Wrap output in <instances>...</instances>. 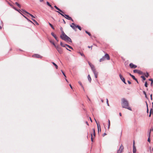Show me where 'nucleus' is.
Listing matches in <instances>:
<instances>
[{"mask_svg":"<svg viewBox=\"0 0 153 153\" xmlns=\"http://www.w3.org/2000/svg\"><path fill=\"white\" fill-rule=\"evenodd\" d=\"M54 37L55 38V39H57V38L56 36Z\"/></svg>","mask_w":153,"mask_h":153,"instance_id":"nucleus-55","label":"nucleus"},{"mask_svg":"<svg viewBox=\"0 0 153 153\" xmlns=\"http://www.w3.org/2000/svg\"><path fill=\"white\" fill-rule=\"evenodd\" d=\"M150 131L149 132V137H148V141L149 142H150Z\"/></svg>","mask_w":153,"mask_h":153,"instance_id":"nucleus-17","label":"nucleus"},{"mask_svg":"<svg viewBox=\"0 0 153 153\" xmlns=\"http://www.w3.org/2000/svg\"><path fill=\"white\" fill-rule=\"evenodd\" d=\"M60 38L63 40L72 42V41L71 38L66 35L64 33L63 30L62 31V34L60 35Z\"/></svg>","mask_w":153,"mask_h":153,"instance_id":"nucleus-2","label":"nucleus"},{"mask_svg":"<svg viewBox=\"0 0 153 153\" xmlns=\"http://www.w3.org/2000/svg\"><path fill=\"white\" fill-rule=\"evenodd\" d=\"M76 27L78 28V29L80 30H81V27L78 25H76Z\"/></svg>","mask_w":153,"mask_h":153,"instance_id":"nucleus-22","label":"nucleus"},{"mask_svg":"<svg viewBox=\"0 0 153 153\" xmlns=\"http://www.w3.org/2000/svg\"><path fill=\"white\" fill-rule=\"evenodd\" d=\"M33 57L36 58H42V56H40V55L38 54H34L33 55Z\"/></svg>","mask_w":153,"mask_h":153,"instance_id":"nucleus-8","label":"nucleus"},{"mask_svg":"<svg viewBox=\"0 0 153 153\" xmlns=\"http://www.w3.org/2000/svg\"><path fill=\"white\" fill-rule=\"evenodd\" d=\"M78 83L82 86V87L83 88V85H82V84L81 82L80 81H79L78 82Z\"/></svg>","mask_w":153,"mask_h":153,"instance_id":"nucleus-28","label":"nucleus"},{"mask_svg":"<svg viewBox=\"0 0 153 153\" xmlns=\"http://www.w3.org/2000/svg\"><path fill=\"white\" fill-rule=\"evenodd\" d=\"M32 20H33V21L34 22H35V24L37 25H38L39 24H38V23L36 21H35V20H34V19H32Z\"/></svg>","mask_w":153,"mask_h":153,"instance_id":"nucleus-21","label":"nucleus"},{"mask_svg":"<svg viewBox=\"0 0 153 153\" xmlns=\"http://www.w3.org/2000/svg\"><path fill=\"white\" fill-rule=\"evenodd\" d=\"M63 22L64 23H65V21H64V19H63Z\"/></svg>","mask_w":153,"mask_h":153,"instance_id":"nucleus-62","label":"nucleus"},{"mask_svg":"<svg viewBox=\"0 0 153 153\" xmlns=\"http://www.w3.org/2000/svg\"><path fill=\"white\" fill-rule=\"evenodd\" d=\"M50 42L51 43V44H52L53 45H54V47H55V46H56V45H55V44H54V42H53L51 40L50 41Z\"/></svg>","mask_w":153,"mask_h":153,"instance_id":"nucleus-23","label":"nucleus"},{"mask_svg":"<svg viewBox=\"0 0 153 153\" xmlns=\"http://www.w3.org/2000/svg\"><path fill=\"white\" fill-rule=\"evenodd\" d=\"M51 35H52V36L53 37H54L56 36V35L54 34V33H53V32L51 33Z\"/></svg>","mask_w":153,"mask_h":153,"instance_id":"nucleus-39","label":"nucleus"},{"mask_svg":"<svg viewBox=\"0 0 153 153\" xmlns=\"http://www.w3.org/2000/svg\"><path fill=\"white\" fill-rule=\"evenodd\" d=\"M105 60V56H102V57L100 59V62H101L104 61Z\"/></svg>","mask_w":153,"mask_h":153,"instance_id":"nucleus-14","label":"nucleus"},{"mask_svg":"<svg viewBox=\"0 0 153 153\" xmlns=\"http://www.w3.org/2000/svg\"><path fill=\"white\" fill-rule=\"evenodd\" d=\"M49 25L51 27V28L53 29H54V27H53V25L50 23H49Z\"/></svg>","mask_w":153,"mask_h":153,"instance_id":"nucleus-27","label":"nucleus"},{"mask_svg":"<svg viewBox=\"0 0 153 153\" xmlns=\"http://www.w3.org/2000/svg\"><path fill=\"white\" fill-rule=\"evenodd\" d=\"M106 135V134L105 133H104L102 135V136L103 137H104L105 135Z\"/></svg>","mask_w":153,"mask_h":153,"instance_id":"nucleus-52","label":"nucleus"},{"mask_svg":"<svg viewBox=\"0 0 153 153\" xmlns=\"http://www.w3.org/2000/svg\"><path fill=\"white\" fill-rule=\"evenodd\" d=\"M133 72L134 73H137L138 74H143V72L142 71L139 70H137V69L134 70L133 71Z\"/></svg>","mask_w":153,"mask_h":153,"instance_id":"nucleus-6","label":"nucleus"},{"mask_svg":"<svg viewBox=\"0 0 153 153\" xmlns=\"http://www.w3.org/2000/svg\"><path fill=\"white\" fill-rule=\"evenodd\" d=\"M121 105L123 108L127 109L131 111L132 110L131 107L129 106L128 101L124 98H123L121 99Z\"/></svg>","mask_w":153,"mask_h":153,"instance_id":"nucleus-1","label":"nucleus"},{"mask_svg":"<svg viewBox=\"0 0 153 153\" xmlns=\"http://www.w3.org/2000/svg\"><path fill=\"white\" fill-rule=\"evenodd\" d=\"M147 85L148 84L147 82H146L145 83V86L146 87H147Z\"/></svg>","mask_w":153,"mask_h":153,"instance_id":"nucleus-37","label":"nucleus"},{"mask_svg":"<svg viewBox=\"0 0 153 153\" xmlns=\"http://www.w3.org/2000/svg\"><path fill=\"white\" fill-rule=\"evenodd\" d=\"M149 81H151L152 82H151V85H152L153 83V79H149Z\"/></svg>","mask_w":153,"mask_h":153,"instance_id":"nucleus-26","label":"nucleus"},{"mask_svg":"<svg viewBox=\"0 0 153 153\" xmlns=\"http://www.w3.org/2000/svg\"><path fill=\"white\" fill-rule=\"evenodd\" d=\"M141 77L142 78L143 80H146V78H145V76H141Z\"/></svg>","mask_w":153,"mask_h":153,"instance_id":"nucleus-32","label":"nucleus"},{"mask_svg":"<svg viewBox=\"0 0 153 153\" xmlns=\"http://www.w3.org/2000/svg\"><path fill=\"white\" fill-rule=\"evenodd\" d=\"M133 147V152H136L137 150L135 146Z\"/></svg>","mask_w":153,"mask_h":153,"instance_id":"nucleus-20","label":"nucleus"},{"mask_svg":"<svg viewBox=\"0 0 153 153\" xmlns=\"http://www.w3.org/2000/svg\"><path fill=\"white\" fill-rule=\"evenodd\" d=\"M119 115L120 116H122V114L121 113H119Z\"/></svg>","mask_w":153,"mask_h":153,"instance_id":"nucleus-59","label":"nucleus"},{"mask_svg":"<svg viewBox=\"0 0 153 153\" xmlns=\"http://www.w3.org/2000/svg\"><path fill=\"white\" fill-rule=\"evenodd\" d=\"M13 8L14 9H15V10L17 11H18V12H19V11L18 10H17L16 8H15V7H13Z\"/></svg>","mask_w":153,"mask_h":153,"instance_id":"nucleus-44","label":"nucleus"},{"mask_svg":"<svg viewBox=\"0 0 153 153\" xmlns=\"http://www.w3.org/2000/svg\"><path fill=\"white\" fill-rule=\"evenodd\" d=\"M86 124H87L88 126V125H89V124H88V122H87V121H86Z\"/></svg>","mask_w":153,"mask_h":153,"instance_id":"nucleus-57","label":"nucleus"},{"mask_svg":"<svg viewBox=\"0 0 153 153\" xmlns=\"http://www.w3.org/2000/svg\"><path fill=\"white\" fill-rule=\"evenodd\" d=\"M56 12L59 13V14H60L62 16H65V15H64L63 14V13H60L59 12V11H56Z\"/></svg>","mask_w":153,"mask_h":153,"instance_id":"nucleus-25","label":"nucleus"},{"mask_svg":"<svg viewBox=\"0 0 153 153\" xmlns=\"http://www.w3.org/2000/svg\"><path fill=\"white\" fill-rule=\"evenodd\" d=\"M135 80L137 82V83H138V81H137V79H136V80Z\"/></svg>","mask_w":153,"mask_h":153,"instance_id":"nucleus-61","label":"nucleus"},{"mask_svg":"<svg viewBox=\"0 0 153 153\" xmlns=\"http://www.w3.org/2000/svg\"><path fill=\"white\" fill-rule=\"evenodd\" d=\"M92 134H91V141L93 142V138H92Z\"/></svg>","mask_w":153,"mask_h":153,"instance_id":"nucleus-48","label":"nucleus"},{"mask_svg":"<svg viewBox=\"0 0 153 153\" xmlns=\"http://www.w3.org/2000/svg\"><path fill=\"white\" fill-rule=\"evenodd\" d=\"M46 4L49 7H51V5L47 1L46 2Z\"/></svg>","mask_w":153,"mask_h":153,"instance_id":"nucleus-31","label":"nucleus"},{"mask_svg":"<svg viewBox=\"0 0 153 153\" xmlns=\"http://www.w3.org/2000/svg\"><path fill=\"white\" fill-rule=\"evenodd\" d=\"M60 45L62 46L63 47H65L66 45V44H63L62 42H60Z\"/></svg>","mask_w":153,"mask_h":153,"instance_id":"nucleus-16","label":"nucleus"},{"mask_svg":"<svg viewBox=\"0 0 153 153\" xmlns=\"http://www.w3.org/2000/svg\"><path fill=\"white\" fill-rule=\"evenodd\" d=\"M94 120H95V122H96V123H97V126L98 132H99V126L98 125V123H97V121L95 119H94Z\"/></svg>","mask_w":153,"mask_h":153,"instance_id":"nucleus-29","label":"nucleus"},{"mask_svg":"<svg viewBox=\"0 0 153 153\" xmlns=\"http://www.w3.org/2000/svg\"><path fill=\"white\" fill-rule=\"evenodd\" d=\"M66 48L67 50H68V51H71L68 49V48H67V47L68 48H69L70 49H71L72 50H73V48L71 46L66 44Z\"/></svg>","mask_w":153,"mask_h":153,"instance_id":"nucleus-12","label":"nucleus"},{"mask_svg":"<svg viewBox=\"0 0 153 153\" xmlns=\"http://www.w3.org/2000/svg\"><path fill=\"white\" fill-rule=\"evenodd\" d=\"M59 11L60 12L62 13H64L62 11V10H61L60 9V10H59Z\"/></svg>","mask_w":153,"mask_h":153,"instance_id":"nucleus-49","label":"nucleus"},{"mask_svg":"<svg viewBox=\"0 0 153 153\" xmlns=\"http://www.w3.org/2000/svg\"><path fill=\"white\" fill-rule=\"evenodd\" d=\"M149 75L148 73H147L145 75V76L146 77H148L149 76Z\"/></svg>","mask_w":153,"mask_h":153,"instance_id":"nucleus-40","label":"nucleus"},{"mask_svg":"<svg viewBox=\"0 0 153 153\" xmlns=\"http://www.w3.org/2000/svg\"><path fill=\"white\" fill-rule=\"evenodd\" d=\"M129 66L131 68H136L137 67L136 65L133 64L132 63H130Z\"/></svg>","mask_w":153,"mask_h":153,"instance_id":"nucleus-10","label":"nucleus"},{"mask_svg":"<svg viewBox=\"0 0 153 153\" xmlns=\"http://www.w3.org/2000/svg\"><path fill=\"white\" fill-rule=\"evenodd\" d=\"M76 25H75L74 23H72V25H70V27L74 30H75V27H76Z\"/></svg>","mask_w":153,"mask_h":153,"instance_id":"nucleus-11","label":"nucleus"},{"mask_svg":"<svg viewBox=\"0 0 153 153\" xmlns=\"http://www.w3.org/2000/svg\"><path fill=\"white\" fill-rule=\"evenodd\" d=\"M88 79L89 82H91V79L89 74L88 75Z\"/></svg>","mask_w":153,"mask_h":153,"instance_id":"nucleus-15","label":"nucleus"},{"mask_svg":"<svg viewBox=\"0 0 153 153\" xmlns=\"http://www.w3.org/2000/svg\"><path fill=\"white\" fill-rule=\"evenodd\" d=\"M55 48L59 53L61 54L62 53V50L61 47H59L58 45H56L55 46Z\"/></svg>","mask_w":153,"mask_h":153,"instance_id":"nucleus-4","label":"nucleus"},{"mask_svg":"<svg viewBox=\"0 0 153 153\" xmlns=\"http://www.w3.org/2000/svg\"><path fill=\"white\" fill-rule=\"evenodd\" d=\"M61 71L62 73V74H63V75L65 77H66V75H65V74H64V73L63 72V71Z\"/></svg>","mask_w":153,"mask_h":153,"instance_id":"nucleus-41","label":"nucleus"},{"mask_svg":"<svg viewBox=\"0 0 153 153\" xmlns=\"http://www.w3.org/2000/svg\"><path fill=\"white\" fill-rule=\"evenodd\" d=\"M110 121L109 120H108V129H109L110 128Z\"/></svg>","mask_w":153,"mask_h":153,"instance_id":"nucleus-18","label":"nucleus"},{"mask_svg":"<svg viewBox=\"0 0 153 153\" xmlns=\"http://www.w3.org/2000/svg\"><path fill=\"white\" fill-rule=\"evenodd\" d=\"M59 11L60 12L62 13H64L62 11V10H61L60 9V10H59Z\"/></svg>","mask_w":153,"mask_h":153,"instance_id":"nucleus-50","label":"nucleus"},{"mask_svg":"<svg viewBox=\"0 0 153 153\" xmlns=\"http://www.w3.org/2000/svg\"><path fill=\"white\" fill-rule=\"evenodd\" d=\"M65 18L66 19L69 20H71L72 21H73V20L71 18V17L69 16L68 15L65 14V16H64Z\"/></svg>","mask_w":153,"mask_h":153,"instance_id":"nucleus-7","label":"nucleus"},{"mask_svg":"<svg viewBox=\"0 0 153 153\" xmlns=\"http://www.w3.org/2000/svg\"><path fill=\"white\" fill-rule=\"evenodd\" d=\"M88 63L90 66L91 69L93 72L95 76V77L97 78V77L98 72L96 71V69L93 65L91 64L89 62H88Z\"/></svg>","mask_w":153,"mask_h":153,"instance_id":"nucleus-3","label":"nucleus"},{"mask_svg":"<svg viewBox=\"0 0 153 153\" xmlns=\"http://www.w3.org/2000/svg\"><path fill=\"white\" fill-rule=\"evenodd\" d=\"M128 82L129 84H131V82L129 81H128Z\"/></svg>","mask_w":153,"mask_h":153,"instance_id":"nucleus-53","label":"nucleus"},{"mask_svg":"<svg viewBox=\"0 0 153 153\" xmlns=\"http://www.w3.org/2000/svg\"><path fill=\"white\" fill-rule=\"evenodd\" d=\"M143 92L144 94L145 95V97L146 98H147V95L146 94V92L145 91H143Z\"/></svg>","mask_w":153,"mask_h":153,"instance_id":"nucleus-35","label":"nucleus"},{"mask_svg":"<svg viewBox=\"0 0 153 153\" xmlns=\"http://www.w3.org/2000/svg\"><path fill=\"white\" fill-rule=\"evenodd\" d=\"M85 32L86 33L88 34L89 36H90L91 35V34H90V33L88 32L87 31H85Z\"/></svg>","mask_w":153,"mask_h":153,"instance_id":"nucleus-33","label":"nucleus"},{"mask_svg":"<svg viewBox=\"0 0 153 153\" xmlns=\"http://www.w3.org/2000/svg\"><path fill=\"white\" fill-rule=\"evenodd\" d=\"M54 7L58 11L60 10V9H59V8H58L56 6H54Z\"/></svg>","mask_w":153,"mask_h":153,"instance_id":"nucleus-34","label":"nucleus"},{"mask_svg":"<svg viewBox=\"0 0 153 153\" xmlns=\"http://www.w3.org/2000/svg\"><path fill=\"white\" fill-rule=\"evenodd\" d=\"M60 30H61V31H62V30H62V27H61L60 28Z\"/></svg>","mask_w":153,"mask_h":153,"instance_id":"nucleus-58","label":"nucleus"},{"mask_svg":"<svg viewBox=\"0 0 153 153\" xmlns=\"http://www.w3.org/2000/svg\"><path fill=\"white\" fill-rule=\"evenodd\" d=\"M70 85V87L71 88V89H72V86H71V84H70V85Z\"/></svg>","mask_w":153,"mask_h":153,"instance_id":"nucleus-56","label":"nucleus"},{"mask_svg":"<svg viewBox=\"0 0 153 153\" xmlns=\"http://www.w3.org/2000/svg\"><path fill=\"white\" fill-rule=\"evenodd\" d=\"M15 4L19 7L21 8V7L20 5L17 2H16Z\"/></svg>","mask_w":153,"mask_h":153,"instance_id":"nucleus-24","label":"nucleus"},{"mask_svg":"<svg viewBox=\"0 0 153 153\" xmlns=\"http://www.w3.org/2000/svg\"><path fill=\"white\" fill-rule=\"evenodd\" d=\"M119 76L120 79L122 80V81L125 84H126V82L125 79L124 78H123L122 75L121 74H120Z\"/></svg>","mask_w":153,"mask_h":153,"instance_id":"nucleus-9","label":"nucleus"},{"mask_svg":"<svg viewBox=\"0 0 153 153\" xmlns=\"http://www.w3.org/2000/svg\"><path fill=\"white\" fill-rule=\"evenodd\" d=\"M131 77L134 80H136V78H135V76L134 75L131 76Z\"/></svg>","mask_w":153,"mask_h":153,"instance_id":"nucleus-36","label":"nucleus"},{"mask_svg":"<svg viewBox=\"0 0 153 153\" xmlns=\"http://www.w3.org/2000/svg\"><path fill=\"white\" fill-rule=\"evenodd\" d=\"M10 5L11 7H13V5H11V4H10Z\"/></svg>","mask_w":153,"mask_h":153,"instance_id":"nucleus-64","label":"nucleus"},{"mask_svg":"<svg viewBox=\"0 0 153 153\" xmlns=\"http://www.w3.org/2000/svg\"><path fill=\"white\" fill-rule=\"evenodd\" d=\"M23 11L27 14H30L28 12H27V11H26L25 10H24Z\"/></svg>","mask_w":153,"mask_h":153,"instance_id":"nucleus-47","label":"nucleus"},{"mask_svg":"<svg viewBox=\"0 0 153 153\" xmlns=\"http://www.w3.org/2000/svg\"><path fill=\"white\" fill-rule=\"evenodd\" d=\"M29 15L31 17H32V18H35V17L33 16V15H32V14H29Z\"/></svg>","mask_w":153,"mask_h":153,"instance_id":"nucleus-42","label":"nucleus"},{"mask_svg":"<svg viewBox=\"0 0 153 153\" xmlns=\"http://www.w3.org/2000/svg\"><path fill=\"white\" fill-rule=\"evenodd\" d=\"M104 56H105V59L106 58L107 60L110 59L109 56L108 54L106 53Z\"/></svg>","mask_w":153,"mask_h":153,"instance_id":"nucleus-13","label":"nucleus"},{"mask_svg":"<svg viewBox=\"0 0 153 153\" xmlns=\"http://www.w3.org/2000/svg\"><path fill=\"white\" fill-rule=\"evenodd\" d=\"M101 101L102 102H103V100L102 99H101Z\"/></svg>","mask_w":153,"mask_h":153,"instance_id":"nucleus-60","label":"nucleus"},{"mask_svg":"<svg viewBox=\"0 0 153 153\" xmlns=\"http://www.w3.org/2000/svg\"><path fill=\"white\" fill-rule=\"evenodd\" d=\"M106 102H107V105L108 106H109V104L108 103V100L107 99H106Z\"/></svg>","mask_w":153,"mask_h":153,"instance_id":"nucleus-43","label":"nucleus"},{"mask_svg":"<svg viewBox=\"0 0 153 153\" xmlns=\"http://www.w3.org/2000/svg\"><path fill=\"white\" fill-rule=\"evenodd\" d=\"M25 18L27 19V20L28 21H29V22H31V23H33V24H34V23L33 22H32L31 21H30V20L29 19H27V17H25Z\"/></svg>","mask_w":153,"mask_h":153,"instance_id":"nucleus-30","label":"nucleus"},{"mask_svg":"<svg viewBox=\"0 0 153 153\" xmlns=\"http://www.w3.org/2000/svg\"><path fill=\"white\" fill-rule=\"evenodd\" d=\"M150 97H151V100H152V94H151L150 95Z\"/></svg>","mask_w":153,"mask_h":153,"instance_id":"nucleus-54","label":"nucleus"},{"mask_svg":"<svg viewBox=\"0 0 153 153\" xmlns=\"http://www.w3.org/2000/svg\"><path fill=\"white\" fill-rule=\"evenodd\" d=\"M79 53L82 56H84V57H85V56L83 53Z\"/></svg>","mask_w":153,"mask_h":153,"instance_id":"nucleus-46","label":"nucleus"},{"mask_svg":"<svg viewBox=\"0 0 153 153\" xmlns=\"http://www.w3.org/2000/svg\"><path fill=\"white\" fill-rule=\"evenodd\" d=\"M135 141H134L133 142V147H134V146L135 147Z\"/></svg>","mask_w":153,"mask_h":153,"instance_id":"nucleus-45","label":"nucleus"},{"mask_svg":"<svg viewBox=\"0 0 153 153\" xmlns=\"http://www.w3.org/2000/svg\"><path fill=\"white\" fill-rule=\"evenodd\" d=\"M129 75L131 76H132V75H131L130 73H129Z\"/></svg>","mask_w":153,"mask_h":153,"instance_id":"nucleus-63","label":"nucleus"},{"mask_svg":"<svg viewBox=\"0 0 153 153\" xmlns=\"http://www.w3.org/2000/svg\"><path fill=\"white\" fill-rule=\"evenodd\" d=\"M52 63L55 66L56 68L57 69L58 67V66L55 63H54V62H52Z\"/></svg>","mask_w":153,"mask_h":153,"instance_id":"nucleus-19","label":"nucleus"},{"mask_svg":"<svg viewBox=\"0 0 153 153\" xmlns=\"http://www.w3.org/2000/svg\"><path fill=\"white\" fill-rule=\"evenodd\" d=\"M93 134H94V136H95V130H94V129H93Z\"/></svg>","mask_w":153,"mask_h":153,"instance_id":"nucleus-38","label":"nucleus"},{"mask_svg":"<svg viewBox=\"0 0 153 153\" xmlns=\"http://www.w3.org/2000/svg\"><path fill=\"white\" fill-rule=\"evenodd\" d=\"M124 149L123 146L121 145L118 150L117 151V153H122Z\"/></svg>","mask_w":153,"mask_h":153,"instance_id":"nucleus-5","label":"nucleus"},{"mask_svg":"<svg viewBox=\"0 0 153 153\" xmlns=\"http://www.w3.org/2000/svg\"><path fill=\"white\" fill-rule=\"evenodd\" d=\"M92 46H88V47L89 48H91V49H92Z\"/></svg>","mask_w":153,"mask_h":153,"instance_id":"nucleus-51","label":"nucleus"}]
</instances>
